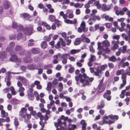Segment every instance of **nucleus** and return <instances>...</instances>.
Masks as SVG:
<instances>
[{
  "label": "nucleus",
  "mask_w": 130,
  "mask_h": 130,
  "mask_svg": "<svg viewBox=\"0 0 130 130\" xmlns=\"http://www.w3.org/2000/svg\"><path fill=\"white\" fill-rule=\"evenodd\" d=\"M98 45L97 49L99 51L103 47V46H101V43L100 42H99L98 43Z\"/></svg>",
  "instance_id": "49"
},
{
  "label": "nucleus",
  "mask_w": 130,
  "mask_h": 130,
  "mask_svg": "<svg viewBox=\"0 0 130 130\" xmlns=\"http://www.w3.org/2000/svg\"><path fill=\"white\" fill-rule=\"evenodd\" d=\"M26 57L23 58V61L26 63H30L32 61V59L30 57L31 53L30 52H27L25 54Z\"/></svg>",
  "instance_id": "6"
},
{
  "label": "nucleus",
  "mask_w": 130,
  "mask_h": 130,
  "mask_svg": "<svg viewBox=\"0 0 130 130\" xmlns=\"http://www.w3.org/2000/svg\"><path fill=\"white\" fill-rule=\"evenodd\" d=\"M60 41H58L57 42V44L55 46V47L56 49H58L60 48Z\"/></svg>",
  "instance_id": "55"
},
{
  "label": "nucleus",
  "mask_w": 130,
  "mask_h": 130,
  "mask_svg": "<svg viewBox=\"0 0 130 130\" xmlns=\"http://www.w3.org/2000/svg\"><path fill=\"white\" fill-rule=\"evenodd\" d=\"M47 44L46 41H43L41 44V47L43 49L46 48L47 47Z\"/></svg>",
  "instance_id": "35"
},
{
  "label": "nucleus",
  "mask_w": 130,
  "mask_h": 130,
  "mask_svg": "<svg viewBox=\"0 0 130 130\" xmlns=\"http://www.w3.org/2000/svg\"><path fill=\"white\" fill-rule=\"evenodd\" d=\"M127 73H123L122 74V75L121 77V79H122V81L124 80L126 81V79L127 77Z\"/></svg>",
  "instance_id": "39"
},
{
  "label": "nucleus",
  "mask_w": 130,
  "mask_h": 130,
  "mask_svg": "<svg viewBox=\"0 0 130 130\" xmlns=\"http://www.w3.org/2000/svg\"><path fill=\"white\" fill-rule=\"evenodd\" d=\"M31 52L33 54H36L39 53L40 50L38 48H34L31 49Z\"/></svg>",
  "instance_id": "21"
},
{
  "label": "nucleus",
  "mask_w": 130,
  "mask_h": 130,
  "mask_svg": "<svg viewBox=\"0 0 130 130\" xmlns=\"http://www.w3.org/2000/svg\"><path fill=\"white\" fill-rule=\"evenodd\" d=\"M25 90V88L23 87H21L19 88L18 91V92H24Z\"/></svg>",
  "instance_id": "64"
},
{
  "label": "nucleus",
  "mask_w": 130,
  "mask_h": 130,
  "mask_svg": "<svg viewBox=\"0 0 130 130\" xmlns=\"http://www.w3.org/2000/svg\"><path fill=\"white\" fill-rule=\"evenodd\" d=\"M18 24L17 23L13 22V23L12 26V28H17L18 27Z\"/></svg>",
  "instance_id": "53"
},
{
  "label": "nucleus",
  "mask_w": 130,
  "mask_h": 130,
  "mask_svg": "<svg viewBox=\"0 0 130 130\" xmlns=\"http://www.w3.org/2000/svg\"><path fill=\"white\" fill-rule=\"evenodd\" d=\"M36 117H35V118H39L40 120L39 122L40 124L46 123V121L47 120L48 118V116L47 115H45L44 116L40 112H38L36 114Z\"/></svg>",
  "instance_id": "3"
},
{
  "label": "nucleus",
  "mask_w": 130,
  "mask_h": 130,
  "mask_svg": "<svg viewBox=\"0 0 130 130\" xmlns=\"http://www.w3.org/2000/svg\"><path fill=\"white\" fill-rule=\"evenodd\" d=\"M58 57L61 59H67L68 57L69 56V55L68 54H66L61 55L60 54H58Z\"/></svg>",
  "instance_id": "20"
},
{
  "label": "nucleus",
  "mask_w": 130,
  "mask_h": 130,
  "mask_svg": "<svg viewBox=\"0 0 130 130\" xmlns=\"http://www.w3.org/2000/svg\"><path fill=\"white\" fill-rule=\"evenodd\" d=\"M10 90L11 91V93L12 95H15L17 94V92L15 90L14 88L12 86H11L10 88Z\"/></svg>",
  "instance_id": "33"
},
{
  "label": "nucleus",
  "mask_w": 130,
  "mask_h": 130,
  "mask_svg": "<svg viewBox=\"0 0 130 130\" xmlns=\"http://www.w3.org/2000/svg\"><path fill=\"white\" fill-rule=\"evenodd\" d=\"M54 23L58 28L62 24V22L57 19L55 20L54 22Z\"/></svg>",
  "instance_id": "29"
},
{
  "label": "nucleus",
  "mask_w": 130,
  "mask_h": 130,
  "mask_svg": "<svg viewBox=\"0 0 130 130\" xmlns=\"http://www.w3.org/2000/svg\"><path fill=\"white\" fill-rule=\"evenodd\" d=\"M23 48L22 47L19 45L16 46L14 48V50L17 53H18Z\"/></svg>",
  "instance_id": "30"
},
{
  "label": "nucleus",
  "mask_w": 130,
  "mask_h": 130,
  "mask_svg": "<svg viewBox=\"0 0 130 130\" xmlns=\"http://www.w3.org/2000/svg\"><path fill=\"white\" fill-rule=\"evenodd\" d=\"M28 99L30 100H33L34 99V97L33 93L28 94Z\"/></svg>",
  "instance_id": "50"
},
{
  "label": "nucleus",
  "mask_w": 130,
  "mask_h": 130,
  "mask_svg": "<svg viewBox=\"0 0 130 130\" xmlns=\"http://www.w3.org/2000/svg\"><path fill=\"white\" fill-rule=\"evenodd\" d=\"M69 66L70 68L68 70V72L70 73H71L73 72L74 70V68L73 67H72L71 64H69Z\"/></svg>",
  "instance_id": "45"
},
{
  "label": "nucleus",
  "mask_w": 130,
  "mask_h": 130,
  "mask_svg": "<svg viewBox=\"0 0 130 130\" xmlns=\"http://www.w3.org/2000/svg\"><path fill=\"white\" fill-rule=\"evenodd\" d=\"M111 93V91L107 90L106 91V92L104 93L103 96L104 98L106 99L107 100L109 101L111 99V96L110 95Z\"/></svg>",
  "instance_id": "9"
},
{
  "label": "nucleus",
  "mask_w": 130,
  "mask_h": 130,
  "mask_svg": "<svg viewBox=\"0 0 130 130\" xmlns=\"http://www.w3.org/2000/svg\"><path fill=\"white\" fill-rule=\"evenodd\" d=\"M80 79V82L83 83L82 86L85 87L90 84V82H91L94 79L92 77H89L86 75L85 73L82 74H79L78 76H76L75 77V80L78 82Z\"/></svg>",
  "instance_id": "1"
},
{
  "label": "nucleus",
  "mask_w": 130,
  "mask_h": 130,
  "mask_svg": "<svg viewBox=\"0 0 130 130\" xmlns=\"http://www.w3.org/2000/svg\"><path fill=\"white\" fill-rule=\"evenodd\" d=\"M95 6H96L98 9H100L101 8V4H100L99 1H97L95 2L94 3Z\"/></svg>",
  "instance_id": "34"
},
{
  "label": "nucleus",
  "mask_w": 130,
  "mask_h": 130,
  "mask_svg": "<svg viewBox=\"0 0 130 130\" xmlns=\"http://www.w3.org/2000/svg\"><path fill=\"white\" fill-rule=\"evenodd\" d=\"M33 30V27L31 26L24 28L23 29V32L25 35L30 36L32 33Z\"/></svg>",
  "instance_id": "8"
},
{
  "label": "nucleus",
  "mask_w": 130,
  "mask_h": 130,
  "mask_svg": "<svg viewBox=\"0 0 130 130\" xmlns=\"http://www.w3.org/2000/svg\"><path fill=\"white\" fill-rule=\"evenodd\" d=\"M103 46L105 47H107L110 46L109 42L107 40H105L102 42Z\"/></svg>",
  "instance_id": "26"
},
{
  "label": "nucleus",
  "mask_w": 130,
  "mask_h": 130,
  "mask_svg": "<svg viewBox=\"0 0 130 130\" xmlns=\"http://www.w3.org/2000/svg\"><path fill=\"white\" fill-rule=\"evenodd\" d=\"M27 69L30 70H34L36 69L37 68L35 65L32 64H28L27 65Z\"/></svg>",
  "instance_id": "23"
},
{
  "label": "nucleus",
  "mask_w": 130,
  "mask_h": 130,
  "mask_svg": "<svg viewBox=\"0 0 130 130\" xmlns=\"http://www.w3.org/2000/svg\"><path fill=\"white\" fill-rule=\"evenodd\" d=\"M7 54V52L4 51L1 52L0 51V59H3L6 58Z\"/></svg>",
  "instance_id": "16"
},
{
  "label": "nucleus",
  "mask_w": 130,
  "mask_h": 130,
  "mask_svg": "<svg viewBox=\"0 0 130 130\" xmlns=\"http://www.w3.org/2000/svg\"><path fill=\"white\" fill-rule=\"evenodd\" d=\"M20 16L21 17L24 18L25 20H29L31 18V17L29 15L26 13L21 14Z\"/></svg>",
  "instance_id": "17"
},
{
  "label": "nucleus",
  "mask_w": 130,
  "mask_h": 130,
  "mask_svg": "<svg viewBox=\"0 0 130 130\" xmlns=\"http://www.w3.org/2000/svg\"><path fill=\"white\" fill-rule=\"evenodd\" d=\"M64 22L68 24H72V21L70 20L69 19H66L64 20Z\"/></svg>",
  "instance_id": "52"
},
{
  "label": "nucleus",
  "mask_w": 130,
  "mask_h": 130,
  "mask_svg": "<svg viewBox=\"0 0 130 130\" xmlns=\"http://www.w3.org/2000/svg\"><path fill=\"white\" fill-rule=\"evenodd\" d=\"M104 102L105 101L104 100H101L100 102V105H99L97 106V109H101L104 107L105 106Z\"/></svg>",
  "instance_id": "19"
},
{
  "label": "nucleus",
  "mask_w": 130,
  "mask_h": 130,
  "mask_svg": "<svg viewBox=\"0 0 130 130\" xmlns=\"http://www.w3.org/2000/svg\"><path fill=\"white\" fill-rule=\"evenodd\" d=\"M108 65L109 67L111 69H113L114 68V65L112 63H108Z\"/></svg>",
  "instance_id": "61"
},
{
  "label": "nucleus",
  "mask_w": 130,
  "mask_h": 130,
  "mask_svg": "<svg viewBox=\"0 0 130 130\" xmlns=\"http://www.w3.org/2000/svg\"><path fill=\"white\" fill-rule=\"evenodd\" d=\"M18 79L21 80L23 84H25L27 82V79L24 77L22 76H19Z\"/></svg>",
  "instance_id": "32"
},
{
  "label": "nucleus",
  "mask_w": 130,
  "mask_h": 130,
  "mask_svg": "<svg viewBox=\"0 0 130 130\" xmlns=\"http://www.w3.org/2000/svg\"><path fill=\"white\" fill-rule=\"evenodd\" d=\"M91 57L89 59V61H91L92 62L94 61L96 59V57L93 54H91L90 55Z\"/></svg>",
  "instance_id": "44"
},
{
  "label": "nucleus",
  "mask_w": 130,
  "mask_h": 130,
  "mask_svg": "<svg viewBox=\"0 0 130 130\" xmlns=\"http://www.w3.org/2000/svg\"><path fill=\"white\" fill-rule=\"evenodd\" d=\"M86 25H85V22L84 21L82 22L80 24V27L78 28L77 31L79 33H81L82 31L84 32H87L88 30L87 29H86L85 27Z\"/></svg>",
  "instance_id": "7"
},
{
  "label": "nucleus",
  "mask_w": 130,
  "mask_h": 130,
  "mask_svg": "<svg viewBox=\"0 0 130 130\" xmlns=\"http://www.w3.org/2000/svg\"><path fill=\"white\" fill-rule=\"evenodd\" d=\"M98 88L99 90L98 92L100 93L104 91L105 88V87L104 86V85L100 83L98 86Z\"/></svg>",
  "instance_id": "12"
},
{
  "label": "nucleus",
  "mask_w": 130,
  "mask_h": 130,
  "mask_svg": "<svg viewBox=\"0 0 130 130\" xmlns=\"http://www.w3.org/2000/svg\"><path fill=\"white\" fill-rule=\"evenodd\" d=\"M83 5L84 4L83 3L79 4L78 3H76L74 5V6L75 8L78 7L79 8H81Z\"/></svg>",
  "instance_id": "36"
},
{
  "label": "nucleus",
  "mask_w": 130,
  "mask_h": 130,
  "mask_svg": "<svg viewBox=\"0 0 130 130\" xmlns=\"http://www.w3.org/2000/svg\"><path fill=\"white\" fill-rule=\"evenodd\" d=\"M112 6V4L107 5L106 4L104 3L102 5L101 8L103 11H105L109 10L111 8V7Z\"/></svg>",
  "instance_id": "10"
},
{
  "label": "nucleus",
  "mask_w": 130,
  "mask_h": 130,
  "mask_svg": "<svg viewBox=\"0 0 130 130\" xmlns=\"http://www.w3.org/2000/svg\"><path fill=\"white\" fill-rule=\"evenodd\" d=\"M19 55L23 56L25 54V51L23 48L22 49L18 52Z\"/></svg>",
  "instance_id": "46"
},
{
  "label": "nucleus",
  "mask_w": 130,
  "mask_h": 130,
  "mask_svg": "<svg viewBox=\"0 0 130 130\" xmlns=\"http://www.w3.org/2000/svg\"><path fill=\"white\" fill-rule=\"evenodd\" d=\"M49 18L50 21L52 22H55V17L54 15H50L49 17Z\"/></svg>",
  "instance_id": "38"
},
{
  "label": "nucleus",
  "mask_w": 130,
  "mask_h": 130,
  "mask_svg": "<svg viewBox=\"0 0 130 130\" xmlns=\"http://www.w3.org/2000/svg\"><path fill=\"white\" fill-rule=\"evenodd\" d=\"M113 9L115 10V13L117 15H124L125 14L124 12H126L127 10V8L126 7H124L122 8V10H119L117 6L115 7Z\"/></svg>",
  "instance_id": "5"
},
{
  "label": "nucleus",
  "mask_w": 130,
  "mask_h": 130,
  "mask_svg": "<svg viewBox=\"0 0 130 130\" xmlns=\"http://www.w3.org/2000/svg\"><path fill=\"white\" fill-rule=\"evenodd\" d=\"M80 124L82 125V130H86L87 123L85 120H81L80 122Z\"/></svg>",
  "instance_id": "13"
},
{
  "label": "nucleus",
  "mask_w": 130,
  "mask_h": 130,
  "mask_svg": "<svg viewBox=\"0 0 130 130\" xmlns=\"http://www.w3.org/2000/svg\"><path fill=\"white\" fill-rule=\"evenodd\" d=\"M108 60L109 61L115 62L117 61V59L115 56H112L108 58Z\"/></svg>",
  "instance_id": "41"
},
{
  "label": "nucleus",
  "mask_w": 130,
  "mask_h": 130,
  "mask_svg": "<svg viewBox=\"0 0 130 130\" xmlns=\"http://www.w3.org/2000/svg\"><path fill=\"white\" fill-rule=\"evenodd\" d=\"M9 38L10 40H14L16 38V36L13 35H11L9 36Z\"/></svg>",
  "instance_id": "63"
},
{
  "label": "nucleus",
  "mask_w": 130,
  "mask_h": 130,
  "mask_svg": "<svg viewBox=\"0 0 130 130\" xmlns=\"http://www.w3.org/2000/svg\"><path fill=\"white\" fill-rule=\"evenodd\" d=\"M84 36V35L83 34L82 35L81 37L79 38V39H80V41L83 42H84L85 39L86 38V37Z\"/></svg>",
  "instance_id": "57"
},
{
  "label": "nucleus",
  "mask_w": 130,
  "mask_h": 130,
  "mask_svg": "<svg viewBox=\"0 0 130 130\" xmlns=\"http://www.w3.org/2000/svg\"><path fill=\"white\" fill-rule=\"evenodd\" d=\"M34 91V89L33 88H29V90L27 92L28 94H32V92Z\"/></svg>",
  "instance_id": "62"
},
{
  "label": "nucleus",
  "mask_w": 130,
  "mask_h": 130,
  "mask_svg": "<svg viewBox=\"0 0 130 130\" xmlns=\"http://www.w3.org/2000/svg\"><path fill=\"white\" fill-rule=\"evenodd\" d=\"M34 93L35 94V96H36V99L37 101H39V95L38 93L36 91H35Z\"/></svg>",
  "instance_id": "54"
},
{
  "label": "nucleus",
  "mask_w": 130,
  "mask_h": 130,
  "mask_svg": "<svg viewBox=\"0 0 130 130\" xmlns=\"http://www.w3.org/2000/svg\"><path fill=\"white\" fill-rule=\"evenodd\" d=\"M127 46L126 45L124 46H123L122 48H120L119 49V50L121 51L122 53H124L126 52L127 49Z\"/></svg>",
  "instance_id": "31"
},
{
  "label": "nucleus",
  "mask_w": 130,
  "mask_h": 130,
  "mask_svg": "<svg viewBox=\"0 0 130 130\" xmlns=\"http://www.w3.org/2000/svg\"><path fill=\"white\" fill-rule=\"evenodd\" d=\"M1 113L3 117H6L8 115V113L7 112H6L3 110H1Z\"/></svg>",
  "instance_id": "37"
},
{
  "label": "nucleus",
  "mask_w": 130,
  "mask_h": 130,
  "mask_svg": "<svg viewBox=\"0 0 130 130\" xmlns=\"http://www.w3.org/2000/svg\"><path fill=\"white\" fill-rule=\"evenodd\" d=\"M107 65L106 64L101 65L100 67H97L94 72L95 75L97 76L98 78H100L102 77V71L104 70L105 68H107Z\"/></svg>",
  "instance_id": "2"
},
{
  "label": "nucleus",
  "mask_w": 130,
  "mask_h": 130,
  "mask_svg": "<svg viewBox=\"0 0 130 130\" xmlns=\"http://www.w3.org/2000/svg\"><path fill=\"white\" fill-rule=\"evenodd\" d=\"M112 42L113 44H114V45L113 46L111 47V50L114 51L115 50L118 49L119 47L118 44L119 43V41L118 40L116 42L113 41Z\"/></svg>",
  "instance_id": "15"
},
{
  "label": "nucleus",
  "mask_w": 130,
  "mask_h": 130,
  "mask_svg": "<svg viewBox=\"0 0 130 130\" xmlns=\"http://www.w3.org/2000/svg\"><path fill=\"white\" fill-rule=\"evenodd\" d=\"M58 86L59 88L58 89V91L60 92H61L63 89V85L61 82L59 83Z\"/></svg>",
  "instance_id": "40"
},
{
  "label": "nucleus",
  "mask_w": 130,
  "mask_h": 130,
  "mask_svg": "<svg viewBox=\"0 0 130 130\" xmlns=\"http://www.w3.org/2000/svg\"><path fill=\"white\" fill-rule=\"evenodd\" d=\"M6 79L7 78V79L8 80V81L7 82L6 85H7L8 86H9L11 85V83L9 81L10 80V79L9 78V77H10V76L9 75H8L7 76H6Z\"/></svg>",
  "instance_id": "43"
},
{
  "label": "nucleus",
  "mask_w": 130,
  "mask_h": 130,
  "mask_svg": "<svg viewBox=\"0 0 130 130\" xmlns=\"http://www.w3.org/2000/svg\"><path fill=\"white\" fill-rule=\"evenodd\" d=\"M10 103L13 105H16L18 104L19 103V101L18 100L15 99H12L10 101Z\"/></svg>",
  "instance_id": "27"
},
{
  "label": "nucleus",
  "mask_w": 130,
  "mask_h": 130,
  "mask_svg": "<svg viewBox=\"0 0 130 130\" xmlns=\"http://www.w3.org/2000/svg\"><path fill=\"white\" fill-rule=\"evenodd\" d=\"M80 39L79 38H77L76 39L75 41L74 42V45H77L79 44L80 42Z\"/></svg>",
  "instance_id": "47"
},
{
  "label": "nucleus",
  "mask_w": 130,
  "mask_h": 130,
  "mask_svg": "<svg viewBox=\"0 0 130 130\" xmlns=\"http://www.w3.org/2000/svg\"><path fill=\"white\" fill-rule=\"evenodd\" d=\"M41 25L45 27L47 30H50L51 29L50 25L45 22H42L41 23Z\"/></svg>",
  "instance_id": "22"
},
{
  "label": "nucleus",
  "mask_w": 130,
  "mask_h": 130,
  "mask_svg": "<svg viewBox=\"0 0 130 130\" xmlns=\"http://www.w3.org/2000/svg\"><path fill=\"white\" fill-rule=\"evenodd\" d=\"M14 125L18 126L19 125V122L18 119L17 118H15L14 119Z\"/></svg>",
  "instance_id": "56"
},
{
  "label": "nucleus",
  "mask_w": 130,
  "mask_h": 130,
  "mask_svg": "<svg viewBox=\"0 0 130 130\" xmlns=\"http://www.w3.org/2000/svg\"><path fill=\"white\" fill-rule=\"evenodd\" d=\"M23 27L22 26L20 25L18 26L17 28V31L20 32L23 29Z\"/></svg>",
  "instance_id": "48"
},
{
  "label": "nucleus",
  "mask_w": 130,
  "mask_h": 130,
  "mask_svg": "<svg viewBox=\"0 0 130 130\" xmlns=\"http://www.w3.org/2000/svg\"><path fill=\"white\" fill-rule=\"evenodd\" d=\"M124 72V70L123 69H121L118 70L116 72V75L117 76L121 74Z\"/></svg>",
  "instance_id": "42"
},
{
  "label": "nucleus",
  "mask_w": 130,
  "mask_h": 130,
  "mask_svg": "<svg viewBox=\"0 0 130 130\" xmlns=\"http://www.w3.org/2000/svg\"><path fill=\"white\" fill-rule=\"evenodd\" d=\"M52 67V64H47L45 66L44 68L45 69H47L48 68H51Z\"/></svg>",
  "instance_id": "51"
},
{
  "label": "nucleus",
  "mask_w": 130,
  "mask_h": 130,
  "mask_svg": "<svg viewBox=\"0 0 130 130\" xmlns=\"http://www.w3.org/2000/svg\"><path fill=\"white\" fill-rule=\"evenodd\" d=\"M10 4L11 3L10 2L8 1H6L4 2L3 6L5 9L7 10L9 8Z\"/></svg>",
  "instance_id": "14"
},
{
  "label": "nucleus",
  "mask_w": 130,
  "mask_h": 130,
  "mask_svg": "<svg viewBox=\"0 0 130 130\" xmlns=\"http://www.w3.org/2000/svg\"><path fill=\"white\" fill-rule=\"evenodd\" d=\"M27 110V109L25 108L22 107L21 108L19 113V116L24 119V122L26 124H27L28 123V121L26 120V118Z\"/></svg>",
  "instance_id": "4"
},
{
  "label": "nucleus",
  "mask_w": 130,
  "mask_h": 130,
  "mask_svg": "<svg viewBox=\"0 0 130 130\" xmlns=\"http://www.w3.org/2000/svg\"><path fill=\"white\" fill-rule=\"evenodd\" d=\"M129 66V63L128 62H126L125 63H124L122 64L121 67L122 68H124L126 66Z\"/></svg>",
  "instance_id": "59"
},
{
  "label": "nucleus",
  "mask_w": 130,
  "mask_h": 130,
  "mask_svg": "<svg viewBox=\"0 0 130 130\" xmlns=\"http://www.w3.org/2000/svg\"><path fill=\"white\" fill-rule=\"evenodd\" d=\"M52 84L51 82H48L46 89L48 91H50L52 87Z\"/></svg>",
  "instance_id": "28"
},
{
  "label": "nucleus",
  "mask_w": 130,
  "mask_h": 130,
  "mask_svg": "<svg viewBox=\"0 0 130 130\" xmlns=\"http://www.w3.org/2000/svg\"><path fill=\"white\" fill-rule=\"evenodd\" d=\"M57 123L55 122L54 123L56 127H57L59 126H61L62 125V123L61 122L60 119H58L57 120Z\"/></svg>",
  "instance_id": "25"
},
{
  "label": "nucleus",
  "mask_w": 130,
  "mask_h": 130,
  "mask_svg": "<svg viewBox=\"0 0 130 130\" xmlns=\"http://www.w3.org/2000/svg\"><path fill=\"white\" fill-rule=\"evenodd\" d=\"M18 59V56L15 55H11L9 60L10 61L15 62L17 61Z\"/></svg>",
  "instance_id": "24"
},
{
  "label": "nucleus",
  "mask_w": 130,
  "mask_h": 130,
  "mask_svg": "<svg viewBox=\"0 0 130 130\" xmlns=\"http://www.w3.org/2000/svg\"><path fill=\"white\" fill-rule=\"evenodd\" d=\"M61 35L62 37L65 38L66 39H68L69 38V36L66 37V33L65 32H62L61 34Z\"/></svg>",
  "instance_id": "58"
},
{
  "label": "nucleus",
  "mask_w": 130,
  "mask_h": 130,
  "mask_svg": "<svg viewBox=\"0 0 130 130\" xmlns=\"http://www.w3.org/2000/svg\"><path fill=\"white\" fill-rule=\"evenodd\" d=\"M23 35L21 33H19L17 36V39L18 40L20 39L22 37Z\"/></svg>",
  "instance_id": "60"
},
{
  "label": "nucleus",
  "mask_w": 130,
  "mask_h": 130,
  "mask_svg": "<svg viewBox=\"0 0 130 130\" xmlns=\"http://www.w3.org/2000/svg\"><path fill=\"white\" fill-rule=\"evenodd\" d=\"M90 18L89 19V20L88 21V22H89V21L91 20L94 21H95L96 20H100L101 19L100 17L99 16L95 15V14H90Z\"/></svg>",
  "instance_id": "11"
},
{
  "label": "nucleus",
  "mask_w": 130,
  "mask_h": 130,
  "mask_svg": "<svg viewBox=\"0 0 130 130\" xmlns=\"http://www.w3.org/2000/svg\"><path fill=\"white\" fill-rule=\"evenodd\" d=\"M52 36V34H50L48 36H45L43 37V39L45 41H46V42L49 41Z\"/></svg>",
  "instance_id": "18"
}]
</instances>
